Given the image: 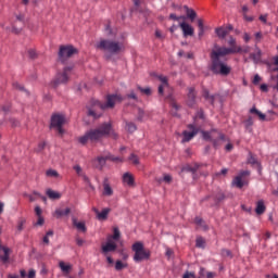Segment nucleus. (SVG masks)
Returning a JSON list of instances; mask_svg holds the SVG:
<instances>
[{
  "label": "nucleus",
  "instance_id": "nucleus-1",
  "mask_svg": "<svg viewBox=\"0 0 278 278\" xmlns=\"http://www.w3.org/2000/svg\"><path fill=\"white\" fill-rule=\"evenodd\" d=\"M232 50H227L225 47L215 46V50L211 51V65L210 71L214 75H222V77H227L231 74V67L227 64V55L231 53Z\"/></svg>",
  "mask_w": 278,
  "mask_h": 278
},
{
  "label": "nucleus",
  "instance_id": "nucleus-2",
  "mask_svg": "<svg viewBox=\"0 0 278 278\" xmlns=\"http://www.w3.org/2000/svg\"><path fill=\"white\" fill-rule=\"evenodd\" d=\"M123 101V97L119 94L108 96L106 103H101L98 100H91L87 105L88 116H92V118H101L103 111L109 108H114L116 103H121Z\"/></svg>",
  "mask_w": 278,
  "mask_h": 278
},
{
  "label": "nucleus",
  "instance_id": "nucleus-3",
  "mask_svg": "<svg viewBox=\"0 0 278 278\" xmlns=\"http://www.w3.org/2000/svg\"><path fill=\"white\" fill-rule=\"evenodd\" d=\"M108 136L116 138V132L112 129V124L104 123L98 128L87 131L83 137H80V140H99L100 138H108Z\"/></svg>",
  "mask_w": 278,
  "mask_h": 278
},
{
  "label": "nucleus",
  "instance_id": "nucleus-4",
  "mask_svg": "<svg viewBox=\"0 0 278 278\" xmlns=\"http://www.w3.org/2000/svg\"><path fill=\"white\" fill-rule=\"evenodd\" d=\"M96 49H99V51H103L104 53H111V55H117V53H121V51L125 49V45L121 41L111 39H100L96 45Z\"/></svg>",
  "mask_w": 278,
  "mask_h": 278
},
{
  "label": "nucleus",
  "instance_id": "nucleus-5",
  "mask_svg": "<svg viewBox=\"0 0 278 278\" xmlns=\"http://www.w3.org/2000/svg\"><path fill=\"white\" fill-rule=\"evenodd\" d=\"M66 125V117L62 114H53L50 121V129H54L59 138H64L66 130L64 129Z\"/></svg>",
  "mask_w": 278,
  "mask_h": 278
},
{
  "label": "nucleus",
  "instance_id": "nucleus-6",
  "mask_svg": "<svg viewBox=\"0 0 278 278\" xmlns=\"http://www.w3.org/2000/svg\"><path fill=\"white\" fill-rule=\"evenodd\" d=\"M132 251L135 253L134 260L135 262H142L143 260H149L151 257V253L144 250V244L142 242H136L132 244Z\"/></svg>",
  "mask_w": 278,
  "mask_h": 278
},
{
  "label": "nucleus",
  "instance_id": "nucleus-7",
  "mask_svg": "<svg viewBox=\"0 0 278 278\" xmlns=\"http://www.w3.org/2000/svg\"><path fill=\"white\" fill-rule=\"evenodd\" d=\"M78 53V50L73 46H61L59 50V62H66L70 58H73Z\"/></svg>",
  "mask_w": 278,
  "mask_h": 278
},
{
  "label": "nucleus",
  "instance_id": "nucleus-8",
  "mask_svg": "<svg viewBox=\"0 0 278 278\" xmlns=\"http://www.w3.org/2000/svg\"><path fill=\"white\" fill-rule=\"evenodd\" d=\"M108 160L111 162H123V159L109 154L106 156H98L96 160H93V165L96 168H98V170H103Z\"/></svg>",
  "mask_w": 278,
  "mask_h": 278
},
{
  "label": "nucleus",
  "instance_id": "nucleus-9",
  "mask_svg": "<svg viewBox=\"0 0 278 278\" xmlns=\"http://www.w3.org/2000/svg\"><path fill=\"white\" fill-rule=\"evenodd\" d=\"M72 71L73 67H65L62 73H59L52 83L53 88H58L60 84H66Z\"/></svg>",
  "mask_w": 278,
  "mask_h": 278
},
{
  "label": "nucleus",
  "instance_id": "nucleus-10",
  "mask_svg": "<svg viewBox=\"0 0 278 278\" xmlns=\"http://www.w3.org/2000/svg\"><path fill=\"white\" fill-rule=\"evenodd\" d=\"M25 27V14H17L15 15V21L12 24L11 33L12 34H20L23 31V28Z\"/></svg>",
  "mask_w": 278,
  "mask_h": 278
},
{
  "label": "nucleus",
  "instance_id": "nucleus-11",
  "mask_svg": "<svg viewBox=\"0 0 278 278\" xmlns=\"http://www.w3.org/2000/svg\"><path fill=\"white\" fill-rule=\"evenodd\" d=\"M251 175L250 170H243L233 180L232 186H236V188H244V184H247V180L244 177H249Z\"/></svg>",
  "mask_w": 278,
  "mask_h": 278
},
{
  "label": "nucleus",
  "instance_id": "nucleus-12",
  "mask_svg": "<svg viewBox=\"0 0 278 278\" xmlns=\"http://www.w3.org/2000/svg\"><path fill=\"white\" fill-rule=\"evenodd\" d=\"M200 129L192 125L189 124L187 126V129L185 131H182V136L185 140H192V138H194V136H197V134H199Z\"/></svg>",
  "mask_w": 278,
  "mask_h": 278
},
{
  "label": "nucleus",
  "instance_id": "nucleus-13",
  "mask_svg": "<svg viewBox=\"0 0 278 278\" xmlns=\"http://www.w3.org/2000/svg\"><path fill=\"white\" fill-rule=\"evenodd\" d=\"M202 137L204 140H225V135L218 132V130H212L210 131H202Z\"/></svg>",
  "mask_w": 278,
  "mask_h": 278
},
{
  "label": "nucleus",
  "instance_id": "nucleus-14",
  "mask_svg": "<svg viewBox=\"0 0 278 278\" xmlns=\"http://www.w3.org/2000/svg\"><path fill=\"white\" fill-rule=\"evenodd\" d=\"M117 249V245L115 242L112 241V238H108V241L105 244H102L101 251L103 255H108L109 253L114 252Z\"/></svg>",
  "mask_w": 278,
  "mask_h": 278
},
{
  "label": "nucleus",
  "instance_id": "nucleus-15",
  "mask_svg": "<svg viewBox=\"0 0 278 278\" xmlns=\"http://www.w3.org/2000/svg\"><path fill=\"white\" fill-rule=\"evenodd\" d=\"M187 105L189 108H194V105H197V91L192 87L188 89Z\"/></svg>",
  "mask_w": 278,
  "mask_h": 278
},
{
  "label": "nucleus",
  "instance_id": "nucleus-16",
  "mask_svg": "<svg viewBox=\"0 0 278 278\" xmlns=\"http://www.w3.org/2000/svg\"><path fill=\"white\" fill-rule=\"evenodd\" d=\"M228 45L230 48H226V50L231 51L228 53V55H231L233 53H240V51H242V48H240L236 45V38H233V37L229 38Z\"/></svg>",
  "mask_w": 278,
  "mask_h": 278
},
{
  "label": "nucleus",
  "instance_id": "nucleus-17",
  "mask_svg": "<svg viewBox=\"0 0 278 278\" xmlns=\"http://www.w3.org/2000/svg\"><path fill=\"white\" fill-rule=\"evenodd\" d=\"M179 27L182 29L184 36H194V28L190 24L182 22Z\"/></svg>",
  "mask_w": 278,
  "mask_h": 278
},
{
  "label": "nucleus",
  "instance_id": "nucleus-18",
  "mask_svg": "<svg viewBox=\"0 0 278 278\" xmlns=\"http://www.w3.org/2000/svg\"><path fill=\"white\" fill-rule=\"evenodd\" d=\"M103 197H112L114 194V189H112V186H110V180L108 178H104L103 180Z\"/></svg>",
  "mask_w": 278,
  "mask_h": 278
},
{
  "label": "nucleus",
  "instance_id": "nucleus-19",
  "mask_svg": "<svg viewBox=\"0 0 278 278\" xmlns=\"http://www.w3.org/2000/svg\"><path fill=\"white\" fill-rule=\"evenodd\" d=\"M248 164H251L254 168H257L258 173H262V165L260 164V161L253 155V153L249 152L248 155Z\"/></svg>",
  "mask_w": 278,
  "mask_h": 278
},
{
  "label": "nucleus",
  "instance_id": "nucleus-20",
  "mask_svg": "<svg viewBox=\"0 0 278 278\" xmlns=\"http://www.w3.org/2000/svg\"><path fill=\"white\" fill-rule=\"evenodd\" d=\"M73 226L79 231L80 233H86L88 228H86V223L77 220V218H72Z\"/></svg>",
  "mask_w": 278,
  "mask_h": 278
},
{
  "label": "nucleus",
  "instance_id": "nucleus-21",
  "mask_svg": "<svg viewBox=\"0 0 278 278\" xmlns=\"http://www.w3.org/2000/svg\"><path fill=\"white\" fill-rule=\"evenodd\" d=\"M199 164H194V165H185L181 168V173H192L193 175V179H197V172L199 170Z\"/></svg>",
  "mask_w": 278,
  "mask_h": 278
},
{
  "label": "nucleus",
  "instance_id": "nucleus-22",
  "mask_svg": "<svg viewBox=\"0 0 278 278\" xmlns=\"http://www.w3.org/2000/svg\"><path fill=\"white\" fill-rule=\"evenodd\" d=\"M123 182L126 184V186H129L130 188H134V186H136V180L134 179V175H131V173L129 172L123 175Z\"/></svg>",
  "mask_w": 278,
  "mask_h": 278
},
{
  "label": "nucleus",
  "instance_id": "nucleus-23",
  "mask_svg": "<svg viewBox=\"0 0 278 278\" xmlns=\"http://www.w3.org/2000/svg\"><path fill=\"white\" fill-rule=\"evenodd\" d=\"M46 194H47L48 199H50L51 201H60V199H62V193H60L53 189H47Z\"/></svg>",
  "mask_w": 278,
  "mask_h": 278
},
{
  "label": "nucleus",
  "instance_id": "nucleus-24",
  "mask_svg": "<svg viewBox=\"0 0 278 278\" xmlns=\"http://www.w3.org/2000/svg\"><path fill=\"white\" fill-rule=\"evenodd\" d=\"M92 211L94 212L98 220H105L108 218V214H110V208H103L102 212H99L97 207H93Z\"/></svg>",
  "mask_w": 278,
  "mask_h": 278
},
{
  "label": "nucleus",
  "instance_id": "nucleus-25",
  "mask_svg": "<svg viewBox=\"0 0 278 278\" xmlns=\"http://www.w3.org/2000/svg\"><path fill=\"white\" fill-rule=\"evenodd\" d=\"M68 214H71V207L56 208L53 216L55 218H64V216H68Z\"/></svg>",
  "mask_w": 278,
  "mask_h": 278
},
{
  "label": "nucleus",
  "instance_id": "nucleus-26",
  "mask_svg": "<svg viewBox=\"0 0 278 278\" xmlns=\"http://www.w3.org/2000/svg\"><path fill=\"white\" fill-rule=\"evenodd\" d=\"M0 260L5 264V262L10 261V248L3 247L0 250Z\"/></svg>",
  "mask_w": 278,
  "mask_h": 278
},
{
  "label": "nucleus",
  "instance_id": "nucleus-27",
  "mask_svg": "<svg viewBox=\"0 0 278 278\" xmlns=\"http://www.w3.org/2000/svg\"><path fill=\"white\" fill-rule=\"evenodd\" d=\"M255 212L258 216H262V214H264L266 212V205H264V201L260 200L256 203V208Z\"/></svg>",
  "mask_w": 278,
  "mask_h": 278
},
{
  "label": "nucleus",
  "instance_id": "nucleus-28",
  "mask_svg": "<svg viewBox=\"0 0 278 278\" xmlns=\"http://www.w3.org/2000/svg\"><path fill=\"white\" fill-rule=\"evenodd\" d=\"M59 268H61L62 273H64L65 275H68L73 268V266L71 264L64 263V261H61L59 263Z\"/></svg>",
  "mask_w": 278,
  "mask_h": 278
},
{
  "label": "nucleus",
  "instance_id": "nucleus-29",
  "mask_svg": "<svg viewBox=\"0 0 278 278\" xmlns=\"http://www.w3.org/2000/svg\"><path fill=\"white\" fill-rule=\"evenodd\" d=\"M46 177H49L51 179H60L62 176L60 175V173H58V170L50 168L46 170Z\"/></svg>",
  "mask_w": 278,
  "mask_h": 278
},
{
  "label": "nucleus",
  "instance_id": "nucleus-30",
  "mask_svg": "<svg viewBox=\"0 0 278 278\" xmlns=\"http://www.w3.org/2000/svg\"><path fill=\"white\" fill-rule=\"evenodd\" d=\"M26 223H27V219H25L24 217H20L17 219L16 233H21V231H23V229H25Z\"/></svg>",
  "mask_w": 278,
  "mask_h": 278
},
{
  "label": "nucleus",
  "instance_id": "nucleus-31",
  "mask_svg": "<svg viewBox=\"0 0 278 278\" xmlns=\"http://www.w3.org/2000/svg\"><path fill=\"white\" fill-rule=\"evenodd\" d=\"M202 97L205 99V101H208V103H211V105H214L215 96L210 94V90L204 89Z\"/></svg>",
  "mask_w": 278,
  "mask_h": 278
},
{
  "label": "nucleus",
  "instance_id": "nucleus-32",
  "mask_svg": "<svg viewBox=\"0 0 278 278\" xmlns=\"http://www.w3.org/2000/svg\"><path fill=\"white\" fill-rule=\"evenodd\" d=\"M215 33L217 34L218 38H227V34H229V30H227V28L222 26L216 28Z\"/></svg>",
  "mask_w": 278,
  "mask_h": 278
},
{
  "label": "nucleus",
  "instance_id": "nucleus-33",
  "mask_svg": "<svg viewBox=\"0 0 278 278\" xmlns=\"http://www.w3.org/2000/svg\"><path fill=\"white\" fill-rule=\"evenodd\" d=\"M186 12H187V17L190 18V21H194L197 18V12L190 8H188V5L184 7Z\"/></svg>",
  "mask_w": 278,
  "mask_h": 278
},
{
  "label": "nucleus",
  "instance_id": "nucleus-34",
  "mask_svg": "<svg viewBox=\"0 0 278 278\" xmlns=\"http://www.w3.org/2000/svg\"><path fill=\"white\" fill-rule=\"evenodd\" d=\"M250 114H256L258 116L260 121H266V115L262 112H260L255 106H253L250 110Z\"/></svg>",
  "mask_w": 278,
  "mask_h": 278
},
{
  "label": "nucleus",
  "instance_id": "nucleus-35",
  "mask_svg": "<svg viewBox=\"0 0 278 278\" xmlns=\"http://www.w3.org/2000/svg\"><path fill=\"white\" fill-rule=\"evenodd\" d=\"M198 27H199L198 36L199 38H203V35L205 34V26L203 25V20H198Z\"/></svg>",
  "mask_w": 278,
  "mask_h": 278
},
{
  "label": "nucleus",
  "instance_id": "nucleus-36",
  "mask_svg": "<svg viewBox=\"0 0 278 278\" xmlns=\"http://www.w3.org/2000/svg\"><path fill=\"white\" fill-rule=\"evenodd\" d=\"M157 184H162V181H165V184H170L173 181V176L169 174H164L163 178H156Z\"/></svg>",
  "mask_w": 278,
  "mask_h": 278
},
{
  "label": "nucleus",
  "instance_id": "nucleus-37",
  "mask_svg": "<svg viewBox=\"0 0 278 278\" xmlns=\"http://www.w3.org/2000/svg\"><path fill=\"white\" fill-rule=\"evenodd\" d=\"M250 58L255 63L260 62V60H262V50H257V53H251Z\"/></svg>",
  "mask_w": 278,
  "mask_h": 278
},
{
  "label": "nucleus",
  "instance_id": "nucleus-38",
  "mask_svg": "<svg viewBox=\"0 0 278 278\" xmlns=\"http://www.w3.org/2000/svg\"><path fill=\"white\" fill-rule=\"evenodd\" d=\"M195 245L198 249H205V239H203V237H198L195 240Z\"/></svg>",
  "mask_w": 278,
  "mask_h": 278
},
{
  "label": "nucleus",
  "instance_id": "nucleus-39",
  "mask_svg": "<svg viewBox=\"0 0 278 278\" xmlns=\"http://www.w3.org/2000/svg\"><path fill=\"white\" fill-rule=\"evenodd\" d=\"M126 129L129 131V134H134V131H136L138 128L136 127V124L127 122Z\"/></svg>",
  "mask_w": 278,
  "mask_h": 278
},
{
  "label": "nucleus",
  "instance_id": "nucleus-40",
  "mask_svg": "<svg viewBox=\"0 0 278 278\" xmlns=\"http://www.w3.org/2000/svg\"><path fill=\"white\" fill-rule=\"evenodd\" d=\"M124 268H127V263H123V261H116L115 270H123Z\"/></svg>",
  "mask_w": 278,
  "mask_h": 278
},
{
  "label": "nucleus",
  "instance_id": "nucleus-41",
  "mask_svg": "<svg viewBox=\"0 0 278 278\" xmlns=\"http://www.w3.org/2000/svg\"><path fill=\"white\" fill-rule=\"evenodd\" d=\"M111 240H118L121 238V230L118 228H114L113 236L109 237Z\"/></svg>",
  "mask_w": 278,
  "mask_h": 278
},
{
  "label": "nucleus",
  "instance_id": "nucleus-42",
  "mask_svg": "<svg viewBox=\"0 0 278 278\" xmlns=\"http://www.w3.org/2000/svg\"><path fill=\"white\" fill-rule=\"evenodd\" d=\"M139 91L142 92V94H147V97H151V88L147 87V88H142L140 86L137 87Z\"/></svg>",
  "mask_w": 278,
  "mask_h": 278
},
{
  "label": "nucleus",
  "instance_id": "nucleus-43",
  "mask_svg": "<svg viewBox=\"0 0 278 278\" xmlns=\"http://www.w3.org/2000/svg\"><path fill=\"white\" fill-rule=\"evenodd\" d=\"M129 161H130L131 163H134L136 166H138V164H140V159H138V156H137L136 154H131V155L129 156Z\"/></svg>",
  "mask_w": 278,
  "mask_h": 278
},
{
  "label": "nucleus",
  "instance_id": "nucleus-44",
  "mask_svg": "<svg viewBox=\"0 0 278 278\" xmlns=\"http://www.w3.org/2000/svg\"><path fill=\"white\" fill-rule=\"evenodd\" d=\"M127 99H132V101H138V96L135 90H131L128 94H126Z\"/></svg>",
  "mask_w": 278,
  "mask_h": 278
},
{
  "label": "nucleus",
  "instance_id": "nucleus-45",
  "mask_svg": "<svg viewBox=\"0 0 278 278\" xmlns=\"http://www.w3.org/2000/svg\"><path fill=\"white\" fill-rule=\"evenodd\" d=\"M214 199H215V203H220V201H223V200L225 199V193L219 192V193H217V194L214 197Z\"/></svg>",
  "mask_w": 278,
  "mask_h": 278
},
{
  "label": "nucleus",
  "instance_id": "nucleus-46",
  "mask_svg": "<svg viewBox=\"0 0 278 278\" xmlns=\"http://www.w3.org/2000/svg\"><path fill=\"white\" fill-rule=\"evenodd\" d=\"M243 123H244L245 129L253 127V117L245 119Z\"/></svg>",
  "mask_w": 278,
  "mask_h": 278
},
{
  "label": "nucleus",
  "instance_id": "nucleus-47",
  "mask_svg": "<svg viewBox=\"0 0 278 278\" xmlns=\"http://www.w3.org/2000/svg\"><path fill=\"white\" fill-rule=\"evenodd\" d=\"M157 78L162 83V86H168V78L166 76L160 75V76H157Z\"/></svg>",
  "mask_w": 278,
  "mask_h": 278
},
{
  "label": "nucleus",
  "instance_id": "nucleus-48",
  "mask_svg": "<svg viewBox=\"0 0 278 278\" xmlns=\"http://www.w3.org/2000/svg\"><path fill=\"white\" fill-rule=\"evenodd\" d=\"M195 225H200V227H203V229H207V226L203 224V219L201 217H195Z\"/></svg>",
  "mask_w": 278,
  "mask_h": 278
},
{
  "label": "nucleus",
  "instance_id": "nucleus-49",
  "mask_svg": "<svg viewBox=\"0 0 278 278\" xmlns=\"http://www.w3.org/2000/svg\"><path fill=\"white\" fill-rule=\"evenodd\" d=\"M74 170H76V173H77V175H78L79 177H81V175L85 174V173H84V169H81V166H79V165H75V166H74Z\"/></svg>",
  "mask_w": 278,
  "mask_h": 278
},
{
  "label": "nucleus",
  "instance_id": "nucleus-50",
  "mask_svg": "<svg viewBox=\"0 0 278 278\" xmlns=\"http://www.w3.org/2000/svg\"><path fill=\"white\" fill-rule=\"evenodd\" d=\"M28 58L30 59V60H36V50H33V49H30V50H28Z\"/></svg>",
  "mask_w": 278,
  "mask_h": 278
},
{
  "label": "nucleus",
  "instance_id": "nucleus-51",
  "mask_svg": "<svg viewBox=\"0 0 278 278\" xmlns=\"http://www.w3.org/2000/svg\"><path fill=\"white\" fill-rule=\"evenodd\" d=\"M182 278H195V275L192 271H186Z\"/></svg>",
  "mask_w": 278,
  "mask_h": 278
},
{
  "label": "nucleus",
  "instance_id": "nucleus-52",
  "mask_svg": "<svg viewBox=\"0 0 278 278\" xmlns=\"http://www.w3.org/2000/svg\"><path fill=\"white\" fill-rule=\"evenodd\" d=\"M13 88H15V90H21V91L25 90V87H23V85L18 83H14Z\"/></svg>",
  "mask_w": 278,
  "mask_h": 278
},
{
  "label": "nucleus",
  "instance_id": "nucleus-53",
  "mask_svg": "<svg viewBox=\"0 0 278 278\" xmlns=\"http://www.w3.org/2000/svg\"><path fill=\"white\" fill-rule=\"evenodd\" d=\"M86 241H84V239L79 238V237H76V244L78 247H84Z\"/></svg>",
  "mask_w": 278,
  "mask_h": 278
},
{
  "label": "nucleus",
  "instance_id": "nucleus-54",
  "mask_svg": "<svg viewBox=\"0 0 278 278\" xmlns=\"http://www.w3.org/2000/svg\"><path fill=\"white\" fill-rule=\"evenodd\" d=\"M169 18H172V21H180V18H186L184 16H177L176 14L172 13L169 15Z\"/></svg>",
  "mask_w": 278,
  "mask_h": 278
},
{
  "label": "nucleus",
  "instance_id": "nucleus-55",
  "mask_svg": "<svg viewBox=\"0 0 278 278\" xmlns=\"http://www.w3.org/2000/svg\"><path fill=\"white\" fill-rule=\"evenodd\" d=\"M262 81V77H260L257 74L254 76L253 84L257 86Z\"/></svg>",
  "mask_w": 278,
  "mask_h": 278
},
{
  "label": "nucleus",
  "instance_id": "nucleus-56",
  "mask_svg": "<svg viewBox=\"0 0 278 278\" xmlns=\"http://www.w3.org/2000/svg\"><path fill=\"white\" fill-rule=\"evenodd\" d=\"M9 123L11 124V127H18V121L14 118L9 119Z\"/></svg>",
  "mask_w": 278,
  "mask_h": 278
},
{
  "label": "nucleus",
  "instance_id": "nucleus-57",
  "mask_svg": "<svg viewBox=\"0 0 278 278\" xmlns=\"http://www.w3.org/2000/svg\"><path fill=\"white\" fill-rule=\"evenodd\" d=\"M35 213H36V216H38V217L42 216V208H40V206H36Z\"/></svg>",
  "mask_w": 278,
  "mask_h": 278
},
{
  "label": "nucleus",
  "instance_id": "nucleus-58",
  "mask_svg": "<svg viewBox=\"0 0 278 278\" xmlns=\"http://www.w3.org/2000/svg\"><path fill=\"white\" fill-rule=\"evenodd\" d=\"M27 277L28 278H36V270L35 269H29Z\"/></svg>",
  "mask_w": 278,
  "mask_h": 278
},
{
  "label": "nucleus",
  "instance_id": "nucleus-59",
  "mask_svg": "<svg viewBox=\"0 0 278 278\" xmlns=\"http://www.w3.org/2000/svg\"><path fill=\"white\" fill-rule=\"evenodd\" d=\"M36 225H38V226L45 225V218L42 216H39Z\"/></svg>",
  "mask_w": 278,
  "mask_h": 278
},
{
  "label": "nucleus",
  "instance_id": "nucleus-60",
  "mask_svg": "<svg viewBox=\"0 0 278 278\" xmlns=\"http://www.w3.org/2000/svg\"><path fill=\"white\" fill-rule=\"evenodd\" d=\"M80 177H83V180L85 184H87V186L90 184V178L86 174L81 175Z\"/></svg>",
  "mask_w": 278,
  "mask_h": 278
},
{
  "label": "nucleus",
  "instance_id": "nucleus-61",
  "mask_svg": "<svg viewBox=\"0 0 278 278\" xmlns=\"http://www.w3.org/2000/svg\"><path fill=\"white\" fill-rule=\"evenodd\" d=\"M138 121H142V118H144V111L139 109V115H138Z\"/></svg>",
  "mask_w": 278,
  "mask_h": 278
},
{
  "label": "nucleus",
  "instance_id": "nucleus-62",
  "mask_svg": "<svg viewBox=\"0 0 278 278\" xmlns=\"http://www.w3.org/2000/svg\"><path fill=\"white\" fill-rule=\"evenodd\" d=\"M199 275H200V277H206L207 273H205V268L201 267Z\"/></svg>",
  "mask_w": 278,
  "mask_h": 278
},
{
  "label": "nucleus",
  "instance_id": "nucleus-63",
  "mask_svg": "<svg viewBox=\"0 0 278 278\" xmlns=\"http://www.w3.org/2000/svg\"><path fill=\"white\" fill-rule=\"evenodd\" d=\"M225 149H226V151H232L233 150V144L232 143H227L225 146Z\"/></svg>",
  "mask_w": 278,
  "mask_h": 278
},
{
  "label": "nucleus",
  "instance_id": "nucleus-64",
  "mask_svg": "<svg viewBox=\"0 0 278 278\" xmlns=\"http://www.w3.org/2000/svg\"><path fill=\"white\" fill-rule=\"evenodd\" d=\"M214 277H216V274H214L212 271L206 273V278H214Z\"/></svg>",
  "mask_w": 278,
  "mask_h": 278
}]
</instances>
